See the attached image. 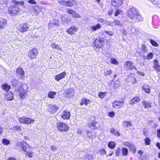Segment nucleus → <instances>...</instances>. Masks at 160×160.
I'll return each mask as SVG.
<instances>
[{"mask_svg": "<svg viewBox=\"0 0 160 160\" xmlns=\"http://www.w3.org/2000/svg\"><path fill=\"white\" fill-rule=\"evenodd\" d=\"M128 149L125 148H123L122 149V153L124 156H126L128 154Z\"/></svg>", "mask_w": 160, "mask_h": 160, "instance_id": "obj_34", "label": "nucleus"}, {"mask_svg": "<svg viewBox=\"0 0 160 160\" xmlns=\"http://www.w3.org/2000/svg\"><path fill=\"white\" fill-rule=\"evenodd\" d=\"M122 0H112L111 4L115 7L118 8L122 3Z\"/></svg>", "mask_w": 160, "mask_h": 160, "instance_id": "obj_14", "label": "nucleus"}, {"mask_svg": "<svg viewBox=\"0 0 160 160\" xmlns=\"http://www.w3.org/2000/svg\"><path fill=\"white\" fill-rule=\"evenodd\" d=\"M16 73L18 75H20V78L24 77V72L21 68H18L16 70Z\"/></svg>", "mask_w": 160, "mask_h": 160, "instance_id": "obj_22", "label": "nucleus"}, {"mask_svg": "<svg viewBox=\"0 0 160 160\" xmlns=\"http://www.w3.org/2000/svg\"><path fill=\"white\" fill-rule=\"evenodd\" d=\"M121 12V11L120 10H117L115 12V16H118L120 14Z\"/></svg>", "mask_w": 160, "mask_h": 160, "instance_id": "obj_54", "label": "nucleus"}, {"mask_svg": "<svg viewBox=\"0 0 160 160\" xmlns=\"http://www.w3.org/2000/svg\"><path fill=\"white\" fill-rule=\"evenodd\" d=\"M100 152L101 155H103L106 154V152L105 150L104 149H102L100 151Z\"/></svg>", "mask_w": 160, "mask_h": 160, "instance_id": "obj_56", "label": "nucleus"}, {"mask_svg": "<svg viewBox=\"0 0 160 160\" xmlns=\"http://www.w3.org/2000/svg\"><path fill=\"white\" fill-rule=\"evenodd\" d=\"M123 125L126 127H128V126H131L132 125L131 123L128 121H124L122 122Z\"/></svg>", "mask_w": 160, "mask_h": 160, "instance_id": "obj_40", "label": "nucleus"}, {"mask_svg": "<svg viewBox=\"0 0 160 160\" xmlns=\"http://www.w3.org/2000/svg\"><path fill=\"white\" fill-rule=\"evenodd\" d=\"M11 83L13 86L18 88L17 89L15 90V95L22 99L24 98L26 92L24 90L21 88L22 86V83L18 80L13 79L12 80Z\"/></svg>", "mask_w": 160, "mask_h": 160, "instance_id": "obj_2", "label": "nucleus"}, {"mask_svg": "<svg viewBox=\"0 0 160 160\" xmlns=\"http://www.w3.org/2000/svg\"><path fill=\"white\" fill-rule=\"evenodd\" d=\"M19 11V8L15 5L11 6L8 9V13L12 16L17 15Z\"/></svg>", "mask_w": 160, "mask_h": 160, "instance_id": "obj_3", "label": "nucleus"}, {"mask_svg": "<svg viewBox=\"0 0 160 160\" xmlns=\"http://www.w3.org/2000/svg\"><path fill=\"white\" fill-rule=\"evenodd\" d=\"M78 30V28L74 26H71L67 30V32L70 34H74Z\"/></svg>", "mask_w": 160, "mask_h": 160, "instance_id": "obj_17", "label": "nucleus"}, {"mask_svg": "<svg viewBox=\"0 0 160 160\" xmlns=\"http://www.w3.org/2000/svg\"><path fill=\"white\" fill-rule=\"evenodd\" d=\"M104 39L103 38H99L96 39L94 42L95 47L98 48H101L104 43Z\"/></svg>", "mask_w": 160, "mask_h": 160, "instance_id": "obj_5", "label": "nucleus"}, {"mask_svg": "<svg viewBox=\"0 0 160 160\" xmlns=\"http://www.w3.org/2000/svg\"><path fill=\"white\" fill-rule=\"evenodd\" d=\"M58 2L61 5L69 7H72L75 3V1L73 0H68L67 1H65L64 0H60Z\"/></svg>", "mask_w": 160, "mask_h": 160, "instance_id": "obj_9", "label": "nucleus"}, {"mask_svg": "<svg viewBox=\"0 0 160 160\" xmlns=\"http://www.w3.org/2000/svg\"><path fill=\"white\" fill-rule=\"evenodd\" d=\"M107 92H99L98 96L101 99L103 98L106 96Z\"/></svg>", "mask_w": 160, "mask_h": 160, "instance_id": "obj_37", "label": "nucleus"}, {"mask_svg": "<svg viewBox=\"0 0 160 160\" xmlns=\"http://www.w3.org/2000/svg\"><path fill=\"white\" fill-rule=\"evenodd\" d=\"M140 99L139 97H135L133 98L130 101V103L131 105H133L135 103H137L139 102Z\"/></svg>", "mask_w": 160, "mask_h": 160, "instance_id": "obj_28", "label": "nucleus"}, {"mask_svg": "<svg viewBox=\"0 0 160 160\" xmlns=\"http://www.w3.org/2000/svg\"><path fill=\"white\" fill-rule=\"evenodd\" d=\"M112 72L111 70V69H109L105 71L104 72V75H109L111 74Z\"/></svg>", "mask_w": 160, "mask_h": 160, "instance_id": "obj_41", "label": "nucleus"}, {"mask_svg": "<svg viewBox=\"0 0 160 160\" xmlns=\"http://www.w3.org/2000/svg\"><path fill=\"white\" fill-rule=\"evenodd\" d=\"M30 26L27 23H22L20 24L18 27V29L21 32H23L30 29Z\"/></svg>", "mask_w": 160, "mask_h": 160, "instance_id": "obj_4", "label": "nucleus"}, {"mask_svg": "<svg viewBox=\"0 0 160 160\" xmlns=\"http://www.w3.org/2000/svg\"><path fill=\"white\" fill-rule=\"evenodd\" d=\"M97 20L98 22H103L104 20L101 18H98L97 19Z\"/></svg>", "mask_w": 160, "mask_h": 160, "instance_id": "obj_62", "label": "nucleus"}, {"mask_svg": "<svg viewBox=\"0 0 160 160\" xmlns=\"http://www.w3.org/2000/svg\"><path fill=\"white\" fill-rule=\"evenodd\" d=\"M150 41L151 44L153 46L155 47H158V44L154 40L152 39H150Z\"/></svg>", "mask_w": 160, "mask_h": 160, "instance_id": "obj_42", "label": "nucleus"}, {"mask_svg": "<svg viewBox=\"0 0 160 160\" xmlns=\"http://www.w3.org/2000/svg\"><path fill=\"white\" fill-rule=\"evenodd\" d=\"M66 75V72H63L56 75L55 76V79L57 81H59L60 80L64 78Z\"/></svg>", "mask_w": 160, "mask_h": 160, "instance_id": "obj_19", "label": "nucleus"}, {"mask_svg": "<svg viewBox=\"0 0 160 160\" xmlns=\"http://www.w3.org/2000/svg\"><path fill=\"white\" fill-rule=\"evenodd\" d=\"M124 102L122 100L121 101H115L112 103L113 107L114 108H120L124 105Z\"/></svg>", "mask_w": 160, "mask_h": 160, "instance_id": "obj_11", "label": "nucleus"}, {"mask_svg": "<svg viewBox=\"0 0 160 160\" xmlns=\"http://www.w3.org/2000/svg\"><path fill=\"white\" fill-rule=\"evenodd\" d=\"M13 129L17 130L18 131H21V129L20 127L19 126H15L13 128Z\"/></svg>", "mask_w": 160, "mask_h": 160, "instance_id": "obj_51", "label": "nucleus"}, {"mask_svg": "<svg viewBox=\"0 0 160 160\" xmlns=\"http://www.w3.org/2000/svg\"><path fill=\"white\" fill-rule=\"evenodd\" d=\"M124 145L129 147L131 152L134 153L136 151V148L135 146L131 143L125 142L124 143Z\"/></svg>", "mask_w": 160, "mask_h": 160, "instance_id": "obj_13", "label": "nucleus"}, {"mask_svg": "<svg viewBox=\"0 0 160 160\" xmlns=\"http://www.w3.org/2000/svg\"><path fill=\"white\" fill-rule=\"evenodd\" d=\"M72 16L77 18L80 17V15L78 14L75 11L74 12Z\"/></svg>", "mask_w": 160, "mask_h": 160, "instance_id": "obj_48", "label": "nucleus"}, {"mask_svg": "<svg viewBox=\"0 0 160 160\" xmlns=\"http://www.w3.org/2000/svg\"><path fill=\"white\" fill-rule=\"evenodd\" d=\"M104 32L106 33L109 35L110 36H112L113 35V33L112 32L108 31H105Z\"/></svg>", "mask_w": 160, "mask_h": 160, "instance_id": "obj_50", "label": "nucleus"}, {"mask_svg": "<svg viewBox=\"0 0 160 160\" xmlns=\"http://www.w3.org/2000/svg\"><path fill=\"white\" fill-rule=\"evenodd\" d=\"M56 94V92H50L48 93V96L51 98H53L54 96Z\"/></svg>", "mask_w": 160, "mask_h": 160, "instance_id": "obj_36", "label": "nucleus"}, {"mask_svg": "<svg viewBox=\"0 0 160 160\" xmlns=\"http://www.w3.org/2000/svg\"><path fill=\"white\" fill-rule=\"evenodd\" d=\"M157 135L160 138V129H158L157 130Z\"/></svg>", "mask_w": 160, "mask_h": 160, "instance_id": "obj_64", "label": "nucleus"}, {"mask_svg": "<svg viewBox=\"0 0 160 160\" xmlns=\"http://www.w3.org/2000/svg\"><path fill=\"white\" fill-rule=\"evenodd\" d=\"M151 2L152 3L155 5L158 6L159 5V3L158 2H157L154 1V0H151Z\"/></svg>", "mask_w": 160, "mask_h": 160, "instance_id": "obj_55", "label": "nucleus"}, {"mask_svg": "<svg viewBox=\"0 0 160 160\" xmlns=\"http://www.w3.org/2000/svg\"><path fill=\"white\" fill-rule=\"evenodd\" d=\"M10 141L7 139L4 138L2 139V143L5 145H8L10 144Z\"/></svg>", "mask_w": 160, "mask_h": 160, "instance_id": "obj_38", "label": "nucleus"}, {"mask_svg": "<svg viewBox=\"0 0 160 160\" xmlns=\"http://www.w3.org/2000/svg\"><path fill=\"white\" fill-rule=\"evenodd\" d=\"M12 2L15 5H23L24 3L23 1H21V2H17L15 0H13L12 1Z\"/></svg>", "mask_w": 160, "mask_h": 160, "instance_id": "obj_39", "label": "nucleus"}, {"mask_svg": "<svg viewBox=\"0 0 160 160\" xmlns=\"http://www.w3.org/2000/svg\"><path fill=\"white\" fill-rule=\"evenodd\" d=\"M38 53V51L37 49L34 48L28 52V56L30 59H33L36 58Z\"/></svg>", "mask_w": 160, "mask_h": 160, "instance_id": "obj_10", "label": "nucleus"}, {"mask_svg": "<svg viewBox=\"0 0 160 160\" xmlns=\"http://www.w3.org/2000/svg\"><path fill=\"white\" fill-rule=\"evenodd\" d=\"M114 26L117 25L119 26H122L123 25L122 22L118 20H114L113 22Z\"/></svg>", "mask_w": 160, "mask_h": 160, "instance_id": "obj_31", "label": "nucleus"}, {"mask_svg": "<svg viewBox=\"0 0 160 160\" xmlns=\"http://www.w3.org/2000/svg\"><path fill=\"white\" fill-rule=\"evenodd\" d=\"M97 122L95 120H93L90 123H89L88 124V126L91 129H94L96 128L97 127L96 125Z\"/></svg>", "mask_w": 160, "mask_h": 160, "instance_id": "obj_23", "label": "nucleus"}, {"mask_svg": "<svg viewBox=\"0 0 160 160\" xmlns=\"http://www.w3.org/2000/svg\"><path fill=\"white\" fill-rule=\"evenodd\" d=\"M28 3L32 4H37V2L35 0H29L28 1Z\"/></svg>", "mask_w": 160, "mask_h": 160, "instance_id": "obj_52", "label": "nucleus"}, {"mask_svg": "<svg viewBox=\"0 0 160 160\" xmlns=\"http://www.w3.org/2000/svg\"><path fill=\"white\" fill-rule=\"evenodd\" d=\"M135 30H136L135 28L133 27H132V28L130 29V30H131V32H132V33H135Z\"/></svg>", "mask_w": 160, "mask_h": 160, "instance_id": "obj_63", "label": "nucleus"}, {"mask_svg": "<svg viewBox=\"0 0 160 160\" xmlns=\"http://www.w3.org/2000/svg\"><path fill=\"white\" fill-rule=\"evenodd\" d=\"M105 23L108 26H114L113 22L106 21Z\"/></svg>", "mask_w": 160, "mask_h": 160, "instance_id": "obj_45", "label": "nucleus"}, {"mask_svg": "<svg viewBox=\"0 0 160 160\" xmlns=\"http://www.w3.org/2000/svg\"><path fill=\"white\" fill-rule=\"evenodd\" d=\"M7 23L6 20L4 19H0V29L3 28Z\"/></svg>", "mask_w": 160, "mask_h": 160, "instance_id": "obj_26", "label": "nucleus"}, {"mask_svg": "<svg viewBox=\"0 0 160 160\" xmlns=\"http://www.w3.org/2000/svg\"><path fill=\"white\" fill-rule=\"evenodd\" d=\"M58 130L61 132H66L68 130V127L65 123L59 122L57 124Z\"/></svg>", "mask_w": 160, "mask_h": 160, "instance_id": "obj_6", "label": "nucleus"}, {"mask_svg": "<svg viewBox=\"0 0 160 160\" xmlns=\"http://www.w3.org/2000/svg\"><path fill=\"white\" fill-rule=\"evenodd\" d=\"M124 68L126 70H132L135 69L137 70V68L133 65V63L130 61H127L125 62L124 65Z\"/></svg>", "mask_w": 160, "mask_h": 160, "instance_id": "obj_8", "label": "nucleus"}, {"mask_svg": "<svg viewBox=\"0 0 160 160\" xmlns=\"http://www.w3.org/2000/svg\"><path fill=\"white\" fill-rule=\"evenodd\" d=\"M111 62L112 64L116 65L118 64V61L114 58H111Z\"/></svg>", "mask_w": 160, "mask_h": 160, "instance_id": "obj_44", "label": "nucleus"}, {"mask_svg": "<svg viewBox=\"0 0 160 160\" xmlns=\"http://www.w3.org/2000/svg\"><path fill=\"white\" fill-rule=\"evenodd\" d=\"M18 121L22 123L28 124L33 123L34 120L29 118L23 117L19 118H18Z\"/></svg>", "mask_w": 160, "mask_h": 160, "instance_id": "obj_7", "label": "nucleus"}, {"mask_svg": "<svg viewBox=\"0 0 160 160\" xmlns=\"http://www.w3.org/2000/svg\"><path fill=\"white\" fill-rule=\"evenodd\" d=\"M15 148L18 150L21 149L23 152H26L27 149L23 142H18L15 145Z\"/></svg>", "mask_w": 160, "mask_h": 160, "instance_id": "obj_12", "label": "nucleus"}, {"mask_svg": "<svg viewBox=\"0 0 160 160\" xmlns=\"http://www.w3.org/2000/svg\"><path fill=\"white\" fill-rule=\"evenodd\" d=\"M108 147L111 149H114L116 146V144L114 142L111 141L108 144Z\"/></svg>", "mask_w": 160, "mask_h": 160, "instance_id": "obj_32", "label": "nucleus"}, {"mask_svg": "<svg viewBox=\"0 0 160 160\" xmlns=\"http://www.w3.org/2000/svg\"><path fill=\"white\" fill-rule=\"evenodd\" d=\"M142 105L145 108H151V102L148 101L143 100L142 102Z\"/></svg>", "mask_w": 160, "mask_h": 160, "instance_id": "obj_21", "label": "nucleus"}, {"mask_svg": "<svg viewBox=\"0 0 160 160\" xmlns=\"http://www.w3.org/2000/svg\"><path fill=\"white\" fill-rule=\"evenodd\" d=\"M50 46L53 49H60V47L58 45L53 43H52Z\"/></svg>", "mask_w": 160, "mask_h": 160, "instance_id": "obj_35", "label": "nucleus"}, {"mask_svg": "<svg viewBox=\"0 0 160 160\" xmlns=\"http://www.w3.org/2000/svg\"><path fill=\"white\" fill-rule=\"evenodd\" d=\"M2 87L5 91H8L10 89L11 87L10 86L8 85L7 84L5 83L2 85Z\"/></svg>", "mask_w": 160, "mask_h": 160, "instance_id": "obj_33", "label": "nucleus"}, {"mask_svg": "<svg viewBox=\"0 0 160 160\" xmlns=\"http://www.w3.org/2000/svg\"><path fill=\"white\" fill-rule=\"evenodd\" d=\"M51 149L53 151H56L57 150V148L55 145H51L50 147Z\"/></svg>", "mask_w": 160, "mask_h": 160, "instance_id": "obj_49", "label": "nucleus"}, {"mask_svg": "<svg viewBox=\"0 0 160 160\" xmlns=\"http://www.w3.org/2000/svg\"><path fill=\"white\" fill-rule=\"evenodd\" d=\"M33 15H37L38 12L35 9H34L32 12Z\"/></svg>", "mask_w": 160, "mask_h": 160, "instance_id": "obj_61", "label": "nucleus"}, {"mask_svg": "<svg viewBox=\"0 0 160 160\" xmlns=\"http://www.w3.org/2000/svg\"><path fill=\"white\" fill-rule=\"evenodd\" d=\"M70 114L69 112L66 110L62 111L61 114V117L64 119H68L70 117Z\"/></svg>", "mask_w": 160, "mask_h": 160, "instance_id": "obj_16", "label": "nucleus"}, {"mask_svg": "<svg viewBox=\"0 0 160 160\" xmlns=\"http://www.w3.org/2000/svg\"><path fill=\"white\" fill-rule=\"evenodd\" d=\"M101 28V25L100 24L98 23L97 24L91 27V29L93 31H96L97 29L100 28Z\"/></svg>", "mask_w": 160, "mask_h": 160, "instance_id": "obj_30", "label": "nucleus"}, {"mask_svg": "<svg viewBox=\"0 0 160 160\" xmlns=\"http://www.w3.org/2000/svg\"><path fill=\"white\" fill-rule=\"evenodd\" d=\"M68 11V12L70 14H71L72 15L74 12V11H73V10H71V9H69V10H67Z\"/></svg>", "mask_w": 160, "mask_h": 160, "instance_id": "obj_58", "label": "nucleus"}, {"mask_svg": "<svg viewBox=\"0 0 160 160\" xmlns=\"http://www.w3.org/2000/svg\"><path fill=\"white\" fill-rule=\"evenodd\" d=\"M115 115V113L113 112H111L108 114L109 116L111 117H113Z\"/></svg>", "mask_w": 160, "mask_h": 160, "instance_id": "obj_53", "label": "nucleus"}, {"mask_svg": "<svg viewBox=\"0 0 160 160\" xmlns=\"http://www.w3.org/2000/svg\"><path fill=\"white\" fill-rule=\"evenodd\" d=\"M127 16L130 19L133 20L135 22H139L143 20L142 16L139 14V10L135 7L130 8L127 11Z\"/></svg>", "mask_w": 160, "mask_h": 160, "instance_id": "obj_1", "label": "nucleus"}, {"mask_svg": "<svg viewBox=\"0 0 160 160\" xmlns=\"http://www.w3.org/2000/svg\"><path fill=\"white\" fill-rule=\"evenodd\" d=\"M90 100L89 99H87L84 98H83L81 102L80 103L81 105L83 104H85L87 105L88 104L90 103Z\"/></svg>", "mask_w": 160, "mask_h": 160, "instance_id": "obj_29", "label": "nucleus"}, {"mask_svg": "<svg viewBox=\"0 0 160 160\" xmlns=\"http://www.w3.org/2000/svg\"><path fill=\"white\" fill-rule=\"evenodd\" d=\"M150 140L148 138H146L145 140V144L149 145L150 144Z\"/></svg>", "mask_w": 160, "mask_h": 160, "instance_id": "obj_46", "label": "nucleus"}, {"mask_svg": "<svg viewBox=\"0 0 160 160\" xmlns=\"http://www.w3.org/2000/svg\"><path fill=\"white\" fill-rule=\"evenodd\" d=\"M58 106L55 105H49V111L52 113H54L58 109Z\"/></svg>", "mask_w": 160, "mask_h": 160, "instance_id": "obj_18", "label": "nucleus"}, {"mask_svg": "<svg viewBox=\"0 0 160 160\" xmlns=\"http://www.w3.org/2000/svg\"><path fill=\"white\" fill-rule=\"evenodd\" d=\"M5 98L7 100H12L13 98V94L11 92H7L5 94Z\"/></svg>", "mask_w": 160, "mask_h": 160, "instance_id": "obj_20", "label": "nucleus"}, {"mask_svg": "<svg viewBox=\"0 0 160 160\" xmlns=\"http://www.w3.org/2000/svg\"><path fill=\"white\" fill-rule=\"evenodd\" d=\"M86 135H82V136L86 140L89 139L91 138L92 135V132L88 131H86Z\"/></svg>", "mask_w": 160, "mask_h": 160, "instance_id": "obj_24", "label": "nucleus"}, {"mask_svg": "<svg viewBox=\"0 0 160 160\" xmlns=\"http://www.w3.org/2000/svg\"><path fill=\"white\" fill-rule=\"evenodd\" d=\"M153 54L152 52H150L147 55V58L148 60L152 59L153 57Z\"/></svg>", "mask_w": 160, "mask_h": 160, "instance_id": "obj_43", "label": "nucleus"}, {"mask_svg": "<svg viewBox=\"0 0 160 160\" xmlns=\"http://www.w3.org/2000/svg\"><path fill=\"white\" fill-rule=\"evenodd\" d=\"M142 89L147 93H149L150 91V87L148 85L144 84L142 87Z\"/></svg>", "mask_w": 160, "mask_h": 160, "instance_id": "obj_27", "label": "nucleus"}, {"mask_svg": "<svg viewBox=\"0 0 160 160\" xmlns=\"http://www.w3.org/2000/svg\"><path fill=\"white\" fill-rule=\"evenodd\" d=\"M74 90L72 88H69L66 90L65 93L68 98L73 97L74 95Z\"/></svg>", "mask_w": 160, "mask_h": 160, "instance_id": "obj_15", "label": "nucleus"}, {"mask_svg": "<svg viewBox=\"0 0 160 160\" xmlns=\"http://www.w3.org/2000/svg\"><path fill=\"white\" fill-rule=\"evenodd\" d=\"M26 155L28 156L29 157L31 158L32 157V153L29 152H27Z\"/></svg>", "mask_w": 160, "mask_h": 160, "instance_id": "obj_60", "label": "nucleus"}, {"mask_svg": "<svg viewBox=\"0 0 160 160\" xmlns=\"http://www.w3.org/2000/svg\"><path fill=\"white\" fill-rule=\"evenodd\" d=\"M142 49L144 52H147V50L145 45H143L142 46Z\"/></svg>", "mask_w": 160, "mask_h": 160, "instance_id": "obj_57", "label": "nucleus"}, {"mask_svg": "<svg viewBox=\"0 0 160 160\" xmlns=\"http://www.w3.org/2000/svg\"><path fill=\"white\" fill-rule=\"evenodd\" d=\"M120 148H118L116 149V155L118 156L120 154Z\"/></svg>", "mask_w": 160, "mask_h": 160, "instance_id": "obj_47", "label": "nucleus"}, {"mask_svg": "<svg viewBox=\"0 0 160 160\" xmlns=\"http://www.w3.org/2000/svg\"><path fill=\"white\" fill-rule=\"evenodd\" d=\"M154 68L157 72H160V66L158 64V62L157 60H154Z\"/></svg>", "mask_w": 160, "mask_h": 160, "instance_id": "obj_25", "label": "nucleus"}, {"mask_svg": "<svg viewBox=\"0 0 160 160\" xmlns=\"http://www.w3.org/2000/svg\"><path fill=\"white\" fill-rule=\"evenodd\" d=\"M137 72L138 73V74L140 75H141L143 76H145V73L142 72L138 71H137Z\"/></svg>", "mask_w": 160, "mask_h": 160, "instance_id": "obj_59", "label": "nucleus"}]
</instances>
